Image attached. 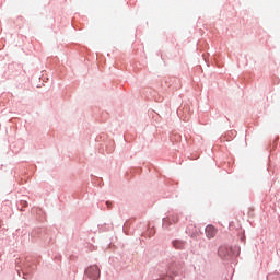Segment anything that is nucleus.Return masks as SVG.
<instances>
[{
  "mask_svg": "<svg viewBox=\"0 0 280 280\" xmlns=\"http://www.w3.org/2000/svg\"><path fill=\"white\" fill-rule=\"evenodd\" d=\"M218 235V230L213 225H207L206 226V236L208 240H212V237H215Z\"/></svg>",
  "mask_w": 280,
  "mask_h": 280,
  "instance_id": "2",
  "label": "nucleus"
},
{
  "mask_svg": "<svg viewBox=\"0 0 280 280\" xmlns=\"http://www.w3.org/2000/svg\"><path fill=\"white\" fill-rule=\"evenodd\" d=\"M163 224H164V226H170V224H172V221H170V222L167 223V219H164V220H163Z\"/></svg>",
  "mask_w": 280,
  "mask_h": 280,
  "instance_id": "6",
  "label": "nucleus"
},
{
  "mask_svg": "<svg viewBox=\"0 0 280 280\" xmlns=\"http://www.w3.org/2000/svg\"><path fill=\"white\" fill-rule=\"evenodd\" d=\"M85 275L86 277H89L90 279H100V267L97 266H90L86 270H85Z\"/></svg>",
  "mask_w": 280,
  "mask_h": 280,
  "instance_id": "1",
  "label": "nucleus"
},
{
  "mask_svg": "<svg viewBox=\"0 0 280 280\" xmlns=\"http://www.w3.org/2000/svg\"><path fill=\"white\" fill-rule=\"evenodd\" d=\"M178 214H173L172 215V218H171V222L173 223V224H176V223H178Z\"/></svg>",
  "mask_w": 280,
  "mask_h": 280,
  "instance_id": "5",
  "label": "nucleus"
},
{
  "mask_svg": "<svg viewBox=\"0 0 280 280\" xmlns=\"http://www.w3.org/2000/svg\"><path fill=\"white\" fill-rule=\"evenodd\" d=\"M226 250H229V249H226V247H220L219 252H218L220 257H226V255H224V253H226Z\"/></svg>",
  "mask_w": 280,
  "mask_h": 280,
  "instance_id": "4",
  "label": "nucleus"
},
{
  "mask_svg": "<svg viewBox=\"0 0 280 280\" xmlns=\"http://www.w3.org/2000/svg\"><path fill=\"white\" fill-rule=\"evenodd\" d=\"M110 205H112L110 201L106 202V206L108 207V209H110Z\"/></svg>",
  "mask_w": 280,
  "mask_h": 280,
  "instance_id": "7",
  "label": "nucleus"
},
{
  "mask_svg": "<svg viewBox=\"0 0 280 280\" xmlns=\"http://www.w3.org/2000/svg\"><path fill=\"white\" fill-rule=\"evenodd\" d=\"M173 246L177 250H183V248H185V242L176 240L173 242Z\"/></svg>",
  "mask_w": 280,
  "mask_h": 280,
  "instance_id": "3",
  "label": "nucleus"
}]
</instances>
